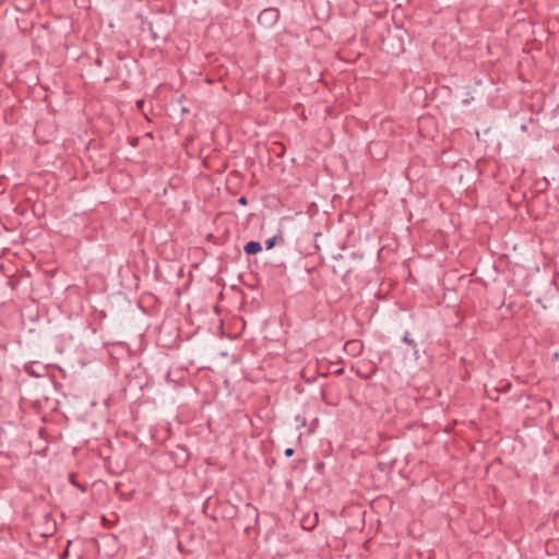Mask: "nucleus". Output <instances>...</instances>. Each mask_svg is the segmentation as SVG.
Returning <instances> with one entry per match:
<instances>
[{
	"mask_svg": "<svg viewBox=\"0 0 559 559\" xmlns=\"http://www.w3.org/2000/svg\"><path fill=\"white\" fill-rule=\"evenodd\" d=\"M280 19V11L276 8L263 9L259 16L258 22L261 26L269 28L277 23Z\"/></svg>",
	"mask_w": 559,
	"mask_h": 559,
	"instance_id": "nucleus-1",
	"label": "nucleus"
},
{
	"mask_svg": "<svg viewBox=\"0 0 559 559\" xmlns=\"http://www.w3.org/2000/svg\"><path fill=\"white\" fill-rule=\"evenodd\" d=\"M402 341H403L404 343H406L408 346H411V347H412L414 358H415L416 360H417V359H419L420 355H419L418 345H417V343L415 342V340L411 337V334H409V332H408V331H406V332L404 333V335H403V337H402Z\"/></svg>",
	"mask_w": 559,
	"mask_h": 559,
	"instance_id": "nucleus-2",
	"label": "nucleus"
},
{
	"mask_svg": "<svg viewBox=\"0 0 559 559\" xmlns=\"http://www.w3.org/2000/svg\"><path fill=\"white\" fill-rule=\"evenodd\" d=\"M262 250V246L259 241L251 240L247 242L243 247V251L247 254H255Z\"/></svg>",
	"mask_w": 559,
	"mask_h": 559,
	"instance_id": "nucleus-3",
	"label": "nucleus"
},
{
	"mask_svg": "<svg viewBox=\"0 0 559 559\" xmlns=\"http://www.w3.org/2000/svg\"><path fill=\"white\" fill-rule=\"evenodd\" d=\"M361 344L358 341H348L345 344V349L348 352L357 353L360 352Z\"/></svg>",
	"mask_w": 559,
	"mask_h": 559,
	"instance_id": "nucleus-4",
	"label": "nucleus"
},
{
	"mask_svg": "<svg viewBox=\"0 0 559 559\" xmlns=\"http://www.w3.org/2000/svg\"><path fill=\"white\" fill-rule=\"evenodd\" d=\"M33 365H34L33 362H28V364H26V365H25L24 369H25V371H26L27 373H29V374H32V376H35V377H38V376H39V373H37V372L35 371V368H33Z\"/></svg>",
	"mask_w": 559,
	"mask_h": 559,
	"instance_id": "nucleus-5",
	"label": "nucleus"
},
{
	"mask_svg": "<svg viewBox=\"0 0 559 559\" xmlns=\"http://www.w3.org/2000/svg\"><path fill=\"white\" fill-rule=\"evenodd\" d=\"M275 240H276V238L272 237V238H270V239H267L265 241V247H266L267 250H270V249H272L274 247Z\"/></svg>",
	"mask_w": 559,
	"mask_h": 559,
	"instance_id": "nucleus-6",
	"label": "nucleus"
},
{
	"mask_svg": "<svg viewBox=\"0 0 559 559\" xmlns=\"http://www.w3.org/2000/svg\"><path fill=\"white\" fill-rule=\"evenodd\" d=\"M294 452H295L294 449L287 448L284 453L287 457H289L294 454Z\"/></svg>",
	"mask_w": 559,
	"mask_h": 559,
	"instance_id": "nucleus-7",
	"label": "nucleus"
},
{
	"mask_svg": "<svg viewBox=\"0 0 559 559\" xmlns=\"http://www.w3.org/2000/svg\"><path fill=\"white\" fill-rule=\"evenodd\" d=\"M238 202H239L240 204H243V205H245V204H247V199H246L245 197H241V198L238 200Z\"/></svg>",
	"mask_w": 559,
	"mask_h": 559,
	"instance_id": "nucleus-8",
	"label": "nucleus"
},
{
	"mask_svg": "<svg viewBox=\"0 0 559 559\" xmlns=\"http://www.w3.org/2000/svg\"><path fill=\"white\" fill-rule=\"evenodd\" d=\"M295 419H296V421H297V423H299V424H300L301 418H300V416H299V415H297Z\"/></svg>",
	"mask_w": 559,
	"mask_h": 559,
	"instance_id": "nucleus-9",
	"label": "nucleus"
},
{
	"mask_svg": "<svg viewBox=\"0 0 559 559\" xmlns=\"http://www.w3.org/2000/svg\"><path fill=\"white\" fill-rule=\"evenodd\" d=\"M301 425H302V426H305V425H306V420H305V419H302V420H301Z\"/></svg>",
	"mask_w": 559,
	"mask_h": 559,
	"instance_id": "nucleus-10",
	"label": "nucleus"
}]
</instances>
